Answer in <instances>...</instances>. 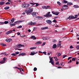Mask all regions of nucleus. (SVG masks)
<instances>
[{"mask_svg":"<svg viewBox=\"0 0 79 79\" xmlns=\"http://www.w3.org/2000/svg\"><path fill=\"white\" fill-rule=\"evenodd\" d=\"M28 10H25V13L27 14V15H32L33 17H35L36 16L37 12H32L34 9L32 7H30L28 8Z\"/></svg>","mask_w":79,"mask_h":79,"instance_id":"f257e3e1","label":"nucleus"},{"mask_svg":"<svg viewBox=\"0 0 79 79\" xmlns=\"http://www.w3.org/2000/svg\"><path fill=\"white\" fill-rule=\"evenodd\" d=\"M50 12H48V14H46V15H44V17H47L48 18H50V17H52V14L50 15Z\"/></svg>","mask_w":79,"mask_h":79,"instance_id":"f03ea898","label":"nucleus"},{"mask_svg":"<svg viewBox=\"0 0 79 79\" xmlns=\"http://www.w3.org/2000/svg\"><path fill=\"white\" fill-rule=\"evenodd\" d=\"M68 8V5H64L62 7V9L64 10H66Z\"/></svg>","mask_w":79,"mask_h":79,"instance_id":"7ed1b4c3","label":"nucleus"},{"mask_svg":"<svg viewBox=\"0 0 79 79\" xmlns=\"http://www.w3.org/2000/svg\"><path fill=\"white\" fill-rule=\"evenodd\" d=\"M22 20H19L18 21H17L16 22H14V24H15V25H16V24H20V23H21L22 22H23Z\"/></svg>","mask_w":79,"mask_h":79,"instance_id":"20e7f679","label":"nucleus"},{"mask_svg":"<svg viewBox=\"0 0 79 79\" xmlns=\"http://www.w3.org/2000/svg\"><path fill=\"white\" fill-rule=\"evenodd\" d=\"M28 25H35L36 24V23H33L32 21L30 22H29L28 23Z\"/></svg>","mask_w":79,"mask_h":79,"instance_id":"39448f33","label":"nucleus"},{"mask_svg":"<svg viewBox=\"0 0 79 79\" xmlns=\"http://www.w3.org/2000/svg\"><path fill=\"white\" fill-rule=\"evenodd\" d=\"M52 14H53V15H58L59 14V13H59V12H54V11H52Z\"/></svg>","mask_w":79,"mask_h":79,"instance_id":"423d86ee","label":"nucleus"},{"mask_svg":"<svg viewBox=\"0 0 79 79\" xmlns=\"http://www.w3.org/2000/svg\"><path fill=\"white\" fill-rule=\"evenodd\" d=\"M12 32H13V31H12V30H9L6 32V34H11Z\"/></svg>","mask_w":79,"mask_h":79,"instance_id":"0eeeda50","label":"nucleus"},{"mask_svg":"<svg viewBox=\"0 0 79 79\" xmlns=\"http://www.w3.org/2000/svg\"><path fill=\"white\" fill-rule=\"evenodd\" d=\"M26 55V53H20L19 54V56H21V55H22V56H23Z\"/></svg>","mask_w":79,"mask_h":79,"instance_id":"6e6552de","label":"nucleus"},{"mask_svg":"<svg viewBox=\"0 0 79 79\" xmlns=\"http://www.w3.org/2000/svg\"><path fill=\"white\" fill-rule=\"evenodd\" d=\"M15 19L14 18H13L12 19L10 20L11 22L9 21L10 23H14V21H15Z\"/></svg>","mask_w":79,"mask_h":79,"instance_id":"1a4fd4ad","label":"nucleus"},{"mask_svg":"<svg viewBox=\"0 0 79 79\" xmlns=\"http://www.w3.org/2000/svg\"><path fill=\"white\" fill-rule=\"evenodd\" d=\"M37 53V52H31V53L30 54V55L33 56L35 54H36Z\"/></svg>","mask_w":79,"mask_h":79,"instance_id":"9d476101","label":"nucleus"},{"mask_svg":"<svg viewBox=\"0 0 79 79\" xmlns=\"http://www.w3.org/2000/svg\"><path fill=\"white\" fill-rule=\"evenodd\" d=\"M46 23H48V24H52V21L50 20H48L46 21Z\"/></svg>","mask_w":79,"mask_h":79,"instance_id":"9b49d317","label":"nucleus"},{"mask_svg":"<svg viewBox=\"0 0 79 79\" xmlns=\"http://www.w3.org/2000/svg\"><path fill=\"white\" fill-rule=\"evenodd\" d=\"M61 42V41H59V43H60L58 44H57V47H60L61 45V43H60Z\"/></svg>","mask_w":79,"mask_h":79,"instance_id":"f8f14e48","label":"nucleus"},{"mask_svg":"<svg viewBox=\"0 0 79 79\" xmlns=\"http://www.w3.org/2000/svg\"><path fill=\"white\" fill-rule=\"evenodd\" d=\"M42 44V42L41 41H38V42H36L35 43V45H38V44Z\"/></svg>","mask_w":79,"mask_h":79,"instance_id":"ddd939ff","label":"nucleus"},{"mask_svg":"<svg viewBox=\"0 0 79 79\" xmlns=\"http://www.w3.org/2000/svg\"><path fill=\"white\" fill-rule=\"evenodd\" d=\"M56 47H57V45H56V44H55L53 45L52 46V48H53L54 49L55 48H56Z\"/></svg>","mask_w":79,"mask_h":79,"instance_id":"4468645a","label":"nucleus"},{"mask_svg":"<svg viewBox=\"0 0 79 79\" xmlns=\"http://www.w3.org/2000/svg\"><path fill=\"white\" fill-rule=\"evenodd\" d=\"M29 4H25V8H27V7H29Z\"/></svg>","mask_w":79,"mask_h":79,"instance_id":"2eb2a0df","label":"nucleus"},{"mask_svg":"<svg viewBox=\"0 0 79 79\" xmlns=\"http://www.w3.org/2000/svg\"><path fill=\"white\" fill-rule=\"evenodd\" d=\"M35 37L34 36H31V39H32L33 38V40H35V39H37L36 38H35Z\"/></svg>","mask_w":79,"mask_h":79,"instance_id":"dca6fc26","label":"nucleus"},{"mask_svg":"<svg viewBox=\"0 0 79 79\" xmlns=\"http://www.w3.org/2000/svg\"><path fill=\"white\" fill-rule=\"evenodd\" d=\"M17 48H21V44H18L17 45Z\"/></svg>","mask_w":79,"mask_h":79,"instance_id":"f3484780","label":"nucleus"},{"mask_svg":"<svg viewBox=\"0 0 79 79\" xmlns=\"http://www.w3.org/2000/svg\"><path fill=\"white\" fill-rule=\"evenodd\" d=\"M5 4V2H0V5H3Z\"/></svg>","mask_w":79,"mask_h":79,"instance_id":"a211bd4d","label":"nucleus"},{"mask_svg":"<svg viewBox=\"0 0 79 79\" xmlns=\"http://www.w3.org/2000/svg\"><path fill=\"white\" fill-rule=\"evenodd\" d=\"M74 7L75 8H79V6L77 5H74Z\"/></svg>","mask_w":79,"mask_h":79,"instance_id":"6ab92c4d","label":"nucleus"},{"mask_svg":"<svg viewBox=\"0 0 79 79\" xmlns=\"http://www.w3.org/2000/svg\"><path fill=\"white\" fill-rule=\"evenodd\" d=\"M9 8H10V6H6L4 8V10H8Z\"/></svg>","mask_w":79,"mask_h":79,"instance_id":"aec40b11","label":"nucleus"},{"mask_svg":"<svg viewBox=\"0 0 79 79\" xmlns=\"http://www.w3.org/2000/svg\"><path fill=\"white\" fill-rule=\"evenodd\" d=\"M42 39H43V40H47L48 39V37H43L42 38Z\"/></svg>","mask_w":79,"mask_h":79,"instance_id":"412c9836","label":"nucleus"},{"mask_svg":"<svg viewBox=\"0 0 79 79\" xmlns=\"http://www.w3.org/2000/svg\"><path fill=\"white\" fill-rule=\"evenodd\" d=\"M36 48H37L35 47H33L32 48H30V50H33L34 49H36Z\"/></svg>","mask_w":79,"mask_h":79,"instance_id":"4be33fe9","label":"nucleus"},{"mask_svg":"<svg viewBox=\"0 0 79 79\" xmlns=\"http://www.w3.org/2000/svg\"><path fill=\"white\" fill-rule=\"evenodd\" d=\"M8 21H5V22H4V24H8Z\"/></svg>","mask_w":79,"mask_h":79,"instance_id":"5701e85b","label":"nucleus"},{"mask_svg":"<svg viewBox=\"0 0 79 79\" xmlns=\"http://www.w3.org/2000/svg\"><path fill=\"white\" fill-rule=\"evenodd\" d=\"M57 3L59 5V6H61V4L59 1H58L57 2Z\"/></svg>","mask_w":79,"mask_h":79,"instance_id":"b1692460","label":"nucleus"},{"mask_svg":"<svg viewBox=\"0 0 79 79\" xmlns=\"http://www.w3.org/2000/svg\"><path fill=\"white\" fill-rule=\"evenodd\" d=\"M1 45H2V46H6V44H4L3 43H1Z\"/></svg>","mask_w":79,"mask_h":79,"instance_id":"393cba45","label":"nucleus"},{"mask_svg":"<svg viewBox=\"0 0 79 79\" xmlns=\"http://www.w3.org/2000/svg\"><path fill=\"white\" fill-rule=\"evenodd\" d=\"M72 4H73V3H72L71 2H68L67 3L68 5H72Z\"/></svg>","mask_w":79,"mask_h":79,"instance_id":"a878e982","label":"nucleus"},{"mask_svg":"<svg viewBox=\"0 0 79 79\" xmlns=\"http://www.w3.org/2000/svg\"><path fill=\"white\" fill-rule=\"evenodd\" d=\"M10 26H15V24L14 23H10Z\"/></svg>","mask_w":79,"mask_h":79,"instance_id":"bb28decb","label":"nucleus"},{"mask_svg":"<svg viewBox=\"0 0 79 79\" xmlns=\"http://www.w3.org/2000/svg\"><path fill=\"white\" fill-rule=\"evenodd\" d=\"M25 3H23V4L22 5V7L23 8H25Z\"/></svg>","mask_w":79,"mask_h":79,"instance_id":"cd10ccee","label":"nucleus"},{"mask_svg":"<svg viewBox=\"0 0 79 79\" xmlns=\"http://www.w3.org/2000/svg\"><path fill=\"white\" fill-rule=\"evenodd\" d=\"M63 2L64 3H68V1L65 0H63Z\"/></svg>","mask_w":79,"mask_h":79,"instance_id":"c85d7f7f","label":"nucleus"},{"mask_svg":"<svg viewBox=\"0 0 79 79\" xmlns=\"http://www.w3.org/2000/svg\"><path fill=\"white\" fill-rule=\"evenodd\" d=\"M30 4H31V5H32V6H33V5H34L35 4V3H34L32 2H31L30 3Z\"/></svg>","mask_w":79,"mask_h":79,"instance_id":"c756f323","label":"nucleus"},{"mask_svg":"<svg viewBox=\"0 0 79 79\" xmlns=\"http://www.w3.org/2000/svg\"><path fill=\"white\" fill-rule=\"evenodd\" d=\"M5 62V61L3 60L0 61V63H4Z\"/></svg>","mask_w":79,"mask_h":79,"instance_id":"7c9ffc66","label":"nucleus"},{"mask_svg":"<svg viewBox=\"0 0 79 79\" xmlns=\"http://www.w3.org/2000/svg\"><path fill=\"white\" fill-rule=\"evenodd\" d=\"M48 28L47 27H45L43 28L42 30H44L45 29H48Z\"/></svg>","mask_w":79,"mask_h":79,"instance_id":"2f4dec72","label":"nucleus"},{"mask_svg":"<svg viewBox=\"0 0 79 79\" xmlns=\"http://www.w3.org/2000/svg\"><path fill=\"white\" fill-rule=\"evenodd\" d=\"M35 4L36 5L35 6H39V4H38V3H36Z\"/></svg>","mask_w":79,"mask_h":79,"instance_id":"473e14b6","label":"nucleus"},{"mask_svg":"<svg viewBox=\"0 0 79 79\" xmlns=\"http://www.w3.org/2000/svg\"><path fill=\"white\" fill-rule=\"evenodd\" d=\"M52 22H53L54 23H57V21H56V19H54L53 21H52Z\"/></svg>","mask_w":79,"mask_h":79,"instance_id":"72a5a7b5","label":"nucleus"},{"mask_svg":"<svg viewBox=\"0 0 79 79\" xmlns=\"http://www.w3.org/2000/svg\"><path fill=\"white\" fill-rule=\"evenodd\" d=\"M20 37H26V35H20Z\"/></svg>","mask_w":79,"mask_h":79,"instance_id":"f704fd0d","label":"nucleus"},{"mask_svg":"<svg viewBox=\"0 0 79 79\" xmlns=\"http://www.w3.org/2000/svg\"><path fill=\"white\" fill-rule=\"evenodd\" d=\"M14 48H15V49H17V45H15L14 46Z\"/></svg>","mask_w":79,"mask_h":79,"instance_id":"c9c22d12","label":"nucleus"},{"mask_svg":"<svg viewBox=\"0 0 79 79\" xmlns=\"http://www.w3.org/2000/svg\"><path fill=\"white\" fill-rule=\"evenodd\" d=\"M6 41L7 42H10V40H9V39H6Z\"/></svg>","mask_w":79,"mask_h":79,"instance_id":"e433bc0d","label":"nucleus"},{"mask_svg":"<svg viewBox=\"0 0 79 79\" xmlns=\"http://www.w3.org/2000/svg\"><path fill=\"white\" fill-rule=\"evenodd\" d=\"M0 25H3V24H4V22H0Z\"/></svg>","mask_w":79,"mask_h":79,"instance_id":"4c0bfd02","label":"nucleus"},{"mask_svg":"<svg viewBox=\"0 0 79 79\" xmlns=\"http://www.w3.org/2000/svg\"><path fill=\"white\" fill-rule=\"evenodd\" d=\"M70 19H73L74 18V16H70Z\"/></svg>","mask_w":79,"mask_h":79,"instance_id":"58836bf2","label":"nucleus"},{"mask_svg":"<svg viewBox=\"0 0 79 79\" xmlns=\"http://www.w3.org/2000/svg\"><path fill=\"white\" fill-rule=\"evenodd\" d=\"M6 5H10V3L9 2H7L6 3Z\"/></svg>","mask_w":79,"mask_h":79,"instance_id":"ea45409f","label":"nucleus"},{"mask_svg":"<svg viewBox=\"0 0 79 79\" xmlns=\"http://www.w3.org/2000/svg\"><path fill=\"white\" fill-rule=\"evenodd\" d=\"M12 56H16V54L15 53H13L11 54Z\"/></svg>","mask_w":79,"mask_h":79,"instance_id":"a19ab883","label":"nucleus"},{"mask_svg":"<svg viewBox=\"0 0 79 79\" xmlns=\"http://www.w3.org/2000/svg\"><path fill=\"white\" fill-rule=\"evenodd\" d=\"M37 69L36 67H35L34 69V71H37Z\"/></svg>","mask_w":79,"mask_h":79,"instance_id":"79ce46f5","label":"nucleus"},{"mask_svg":"<svg viewBox=\"0 0 79 79\" xmlns=\"http://www.w3.org/2000/svg\"><path fill=\"white\" fill-rule=\"evenodd\" d=\"M61 56V53H59L58 54L57 56H58V57H59V56Z\"/></svg>","mask_w":79,"mask_h":79,"instance_id":"37998d69","label":"nucleus"},{"mask_svg":"<svg viewBox=\"0 0 79 79\" xmlns=\"http://www.w3.org/2000/svg\"><path fill=\"white\" fill-rule=\"evenodd\" d=\"M6 57L4 58H3V61H4V62H5V61H6Z\"/></svg>","mask_w":79,"mask_h":79,"instance_id":"c03bdc74","label":"nucleus"},{"mask_svg":"<svg viewBox=\"0 0 79 79\" xmlns=\"http://www.w3.org/2000/svg\"><path fill=\"white\" fill-rule=\"evenodd\" d=\"M19 52H15V54H16V55H18V54H19Z\"/></svg>","mask_w":79,"mask_h":79,"instance_id":"a18cd8bd","label":"nucleus"},{"mask_svg":"<svg viewBox=\"0 0 79 79\" xmlns=\"http://www.w3.org/2000/svg\"><path fill=\"white\" fill-rule=\"evenodd\" d=\"M39 19H40V20H42V19H43V17H40V18Z\"/></svg>","mask_w":79,"mask_h":79,"instance_id":"49530a36","label":"nucleus"},{"mask_svg":"<svg viewBox=\"0 0 79 79\" xmlns=\"http://www.w3.org/2000/svg\"><path fill=\"white\" fill-rule=\"evenodd\" d=\"M15 50H22V49L17 48L15 49Z\"/></svg>","mask_w":79,"mask_h":79,"instance_id":"de8ad7c7","label":"nucleus"},{"mask_svg":"<svg viewBox=\"0 0 79 79\" xmlns=\"http://www.w3.org/2000/svg\"><path fill=\"white\" fill-rule=\"evenodd\" d=\"M72 61H76V59H75V58H72Z\"/></svg>","mask_w":79,"mask_h":79,"instance_id":"09e8293b","label":"nucleus"},{"mask_svg":"<svg viewBox=\"0 0 79 79\" xmlns=\"http://www.w3.org/2000/svg\"><path fill=\"white\" fill-rule=\"evenodd\" d=\"M71 58H72V57H69L68 58V60H70V59H71Z\"/></svg>","mask_w":79,"mask_h":79,"instance_id":"8fccbe9b","label":"nucleus"},{"mask_svg":"<svg viewBox=\"0 0 79 79\" xmlns=\"http://www.w3.org/2000/svg\"><path fill=\"white\" fill-rule=\"evenodd\" d=\"M66 56H67V55H64L63 58H65V57H66Z\"/></svg>","mask_w":79,"mask_h":79,"instance_id":"3c124183","label":"nucleus"},{"mask_svg":"<svg viewBox=\"0 0 79 79\" xmlns=\"http://www.w3.org/2000/svg\"><path fill=\"white\" fill-rule=\"evenodd\" d=\"M76 48H77V50H79V46L78 45L76 47Z\"/></svg>","mask_w":79,"mask_h":79,"instance_id":"603ef678","label":"nucleus"},{"mask_svg":"<svg viewBox=\"0 0 79 79\" xmlns=\"http://www.w3.org/2000/svg\"><path fill=\"white\" fill-rule=\"evenodd\" d=\"M45 6H42V8L43 9H45Z\"/></svg>","mask_w":79,"mask_h":79,"instance_id":"864d4df0","label":"nucleus"},{"mask_svg":"<svg viewBox=\"0 0 79 79\" xmlns=\"http://www.w3.org/2000/svg\"><path fill=\"white\" fill-rule=\"evenodd\" d=\"M22 27V26H19L18 27H17V28H21Z\"/></svg>","mask_w":79,"mask_h":79,"instance_id":"5fc2aeb1","label":"nucleus"},{"mask_svg":"<svg viewBox=\"0 0 79 79\" xmlns=\"http://www.w3.org/2000/svg\"><path fill=\"white\" fill-rule=\"evenodd\" d=\"M9 42H11V41H12V40L11 39H9Z\"/></svg>","mask_w":79,"mask_h":79,"instance_id":"6e6d98bb","label":"nucleus"},{"mask_svg":"<svg viewBox=\"0 0 79 79\" xmlns=\"http://www.w3.org/2000/svg\"><path fill=\"white\" fill-rule=\"evenodd\" d=\"M51 64H52V65H54V62L52 61V62H51Z\"/></svg>","mask_w":79,"mask_h":79,"instance_id":"4d7b16f0","label":"nucleus"},{"mask_svg":"<svg viewBox=\"0 0 79 79\" xmlns=\"http://www.w3.org/2000/svg\"><path fill=\"white\" fill-rule=\"evenodd\" d=\"M59 63H60V62L59 61H58L57 62H56V64H59Z\"/></svg>","mask_w":79,"mask_h":79,"instance_id":"13d9d810","label":"nucleus"},{"mask_svg":"<svg viewBox=\"0 0 79 79\" xmlns=\"http://www.w3.org/2000/svg\"><path fill=\"white\" fill-rule=\"evenodd\" d=\"M45 45V43H44L42 45V46H44Z\"/></svg>","mask_w":79,"mask_h":79,"instance_id":"bf43d9fd","label":"nucleus"},{"mask_svg":"<svg viewBox=\"0 0 79 79\" xmlns=\"http://www.w3.org/2000/svg\"><path fill=\"white\" fill-rule=\"evenodd\" d=\"M52 60H53V59H52V57H50V61H52Z\"/></svg>","mask_w":79,"mask_h":79,"instance_id":"052dcab7","label":"nucleus"},{"mask_svg":"<svg viewBox=\"0 0 79 79\" xmlns=\"http://www.w3.org/2000/svg\"><path fill=\"white\" fill-rule=\"evenodd\" d=\"M58 59L57 58V57L56 56V58L55 59V61H58Z\"/></svg>","mask_w":79,"mask_h":79,"instance_id":"680f3d73","label":"nucleus"},{"mask_svg":"<svg viewBox=\"0 0 79 79\" xmlns=\"http://www.w3.org/2000/svg\"><path fill=\"white\" fill-rule=\"evenodd\" d=\"M47 8H47V9H48V8H50V6H47Z\"/></svg>","mask_w":79,"mask_h":79,"instance_id":"e2e57ef3","label":"nucleus"},{"mask_svg":"<svg viewBox=\"0 0 79 79\" xmlns=\"http://www.w3.org/2000/svg\"><path fill=\"white\" fill-rule=\"evenodd\" d=\"M40 17H39V16H38V17L36 16V18H37V19H39Z\"/></svg>","mask_w":79,"mask_h":79,"instance_id":"0e129e2a","label":"nucleus"},{"mask_svg":"<svg viewBox=\"0 0 79 79\" xmlns=\"http://www.w3.org/2000/svg\"><path fill=\"white\" fill-rule=\"evenodd\" d=\"M6 53V52H4V53H2L1 54V55H3V54H5Z\"/></svg>","mask_w":79,"mask_h":79,"instance_id":"69168bd1","label":"nucleus"},{"mask_svg":"<svg viewBox=\"0 0 79 79\" xmlns=\"http://www.w3.org/2000/svg\"><path fill=\"white\" fill-rule=\"evenodd\" d=\"M70 48H73V46H70Z\"/></svg>","mask_w":79,"mask_h":79,"instance_id":"338daca9","label":"nucleus"},{"mask_svg":"<svg viewBox=\"0 0 79 79\" xmlns=\"http://www.w3.org/2000/svg\"><path fill=\"white\" fill-rule=\"evenodd\" d=\"M44 54H45V55H46L47 53L46 52H43Z\"/></svg>","mask_w":79,"mask_h":79,"instance_id":"774afa93","label":"nucleus"}]
</instances>
